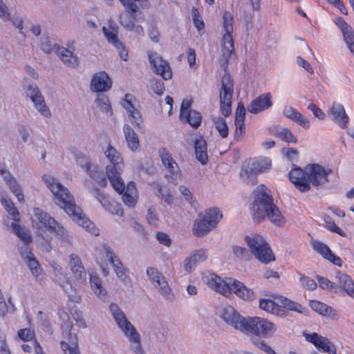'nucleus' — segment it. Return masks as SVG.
Listing matches in <instances>:
<instances>
[{
    "label": "nucleus",
    "mask_w": 354,
    "mask_h": 354,
    "mask_svg": "<svg viewBox=\"0 0 354 354\" xmlns=\"http://www.w3.org/2000/svg\"><path fill=\"white\" fill-rule=\"evenodd\" d=\"M42 178L53 193L56 204L64 209L66 213L79 225L92 234L98 235L99 230L85 216L81 208L75 204L74 198L68 189L50 175L45 174Z\"/></svg>",
    "instance_id": "obj_1"
},
{
    "label": "nucleus",
    "mask_w": 354,
    "mask_h": 354,
    "mask_svg": "<svg viewBox=\"0 0 354 354\" xmlns=\"http://www.w3.org/2000/svg\"><path fill=\"white\" fill-rule=\"evenodd\" d=\"M256 193V198L250 207L254 218L260 221L267 217L276 226L283 227L286 222V218L273 203L268 188L261 185L257 188Z\"/></svg>",
    "instance_id": "obj_2"
},
{
    "label": "nucleus",
    "mask_w": 354,
    "mask_h": 354,
    "mask_svg": "<svg viewBox=\"0 0 354 354\" xmlns=\"http://www.w3.org/2000/svg\"><path fill=\"white\" fill-rule=\"evenodd\" d=\"M202 280L209 288L226 297H230L233 291L237 297L244 301H252L255 298L252 290L234 279L226 278L223 280L219 276L208 272L203 274Z\"/></svg>",
    "instance_id": "obj_3"
},
{
    "label": "nucleus",
    "mask_w": 354,
    "mask_h": 354,
    "mask_svg": "<svg viewBox=\"0 0 354 354\" xmlns=\"http://www.w3.org/2000/svg\"><path fill=\"white\" fill-rule=\"evenodd\" d=\"M109 310L116 325L128 339L132 351L135 354H145L140 333L131 322L128 320L119 305L115 303H111Z\"/></svg>",
    "instance_id": "obj_4"
},
{
    "label": "nucleus",
    "mask_w": 354,
    "mask_h": 354,
    "mask_svg": "<svg viewBox=\"0 0 354 354\" xmlns=\"http://www.w3.org/2000/svg\"><path fill=\"white\" fill-rule=\"evenodd\" d=\"M105 156L110 162L106 167V175L113 188L121 192L124 190V181L120 174L123 166V160L120 153L116 149L109 145L104 151Z\"/></svg>",
    "instance_id": "obj_5"
},
{
    "label": "nucleus",
    "mask_w": 354,
    "mask_h": 354,
    "mask_svg": "<svg viewBox=\"0 0 354 354\" xmlns=\"http://www.w3.org/2000/svg\"><path fill=\"white\" fill-rule=\"evenodd\" d=\"M33 212L32 224L35 228L37 236L44 241V243H41L42 249L48 252L52 250L50 244L52 238L50 236L46 237L45 234L51 231L57 221L40 208H34Z\"/></svg>",
    "instance_id": "obj_6"
},
{
    "label": "nucleus",
    "mask_w": 354,
    "mask_h": 354,
    "mask_svg": "<svg viewBox=\"0 0 354 354\" xmlns=\"http://www.w3.org/2000/svg\"><path fill=\"white\" fill-rule=\"evenodd\" d=\"M223 28L224 34L221 41L222 55L219 59L221 67L225 71L227 70L230 59L234 52V41L232 36L233 32V19L230 14L225 12L223 17Z\"/></svg>",
    "instance_id": "obj_7"
},
{
    "label": "nucleus",
    "mask_w": 354,
    "mask_h": 354,
    "mask_svg": "<svg viewBox=\"0 0 354 354\" xmlns=\"http://www.w3.org/2000/svg\"><path fill=\"white\" fill-rule=\"evenodd\" d=\"M276 331L277 327L274 323L264 318L252 317L245 319L241 332L246 335L268 338L272 337Z\"/></svg>",
    "instance_id": "obj_8"
},
{
    "label": "nucleus",
    "mask_w": 354,
    "mask_h": 354,
    "mask_svg": "<svg viewBox=\"0 0 354 354\" xmlns=\"http://www.w3.org/2000/svg\"><path fill=\"white\" fill-rule=\"evenodd\" d=\"M271 167V160L268 158H259L245 161L240 172L243 181L247 184L255 185L257 176Z\"/></svg>",
    "instance_id": "obj_9"
},
{
    "label": "nucleus",
    "mask_w": 354,
    "mask_h": 354,
    "mask_svg": "<svg viewBox=\"0 0 354 354\" xmlns=\"http://www.w3.org/2000/svg\"><path fill=\"white\" fill-rule=\"evenodd\" d=\"M222 217V212L217 207L206 209L203 215L200 214L195 220L193 226L194 234L198 237L205 236L217 225Z\"/></svg>",
    "instance_id": "obj_10"
},
{
    "label": "nucleus",
    "mask_w": 354,
    "mask_h": 354,
    "mask_svg": "<svg viewBox=\"0 0 354 354\" xmlns=\"http://www.w3.org/2000/svg\"><path fill=\"white\" fill-rule=\"evenodd\" d=\"M245 241L251 252L262 263L268 264L275 260L269 244L263 236L259 234L247 236Z\"/></svg>",
    "instance_id": "obj_11"
},
{
    "label": "nucleus",
    "mask_w": 354,
    "mask_h": 354,
    "mask_svg": "<svg viewBox=\"0 0 354 354\" xmlns=\"http://www.w3.org/2000/svg\"><path fill=\"white\" fill-rule=\"evenodd\" d=\"M221 83V88L219 93L221 111L225 117H227L232 112L234 82L230 75L226 73L222 77Z\"/></svg>",
    "instance_id": "obj_12"
},
{
    "label": "nucleus",
    "mask_w": 354,
    "mask_h": 354,
    "mask_svg": "<svg viewBox=\"0 0 354 354\" xmlns=\"http://www.w3.org/2000/svg\"><path fill=\"white\" fill-rule=\"evenodd\" d=\"M118 26L112 19H108V26L102 27L103 34L109 44H111L117 50L120 58L127 61L129 58L128 50L122 42L118 39Z\"/></svg>",
    "instance_id": "obj_13"
},
{
    "label": "nucleus",
    "mask_w": 354,
    "mask_h": 354,
    "mask_svg": "<svg viewBox=\"0 0 354 354\" xmlns=\"http://www.w3.org/2000/svg\"><path fill=\"white\" fill-rule=\"evenodd\" d=\"M330 169H325L319 164H309L306 166V177L308 186L318 187L328 182V176Z\"/></svg>",
    "instance_id": "obj_14"
},
{
    "label": "nucleus",
    "mask_w": 354,
    "mask_h": 354,
    "mask_svg": "<svg viewBox=\"0 0 354 354\" xmlns=\"http://www.w3.org/2000/svg\"><path fill=\"white\" fill-rule=\"evenodd\" d=\"M219 317L233 328L242 331L245 319L241 316L232 306L223 305L218 309Z\"/></svg>",
    "instance_id": "obj_15"
},
{
    "label": "nucleus",
    "mask_w": 354,
    "mask_h": 354,
    "mask_svg": "<svg viewBox=\"0 0 354 354\" xmlns=\"http://www.w3.org/2000/svg\"><path fill=\"white\" fill-rule=\"evenodd\" d=\"M149 62L153 72L165 80L172 77V71L169 63L162 59L156 52L148 51Z\"/></svg>",
    "instance_id": "obj_16"
},
{
    "label": "nucleus",
    "mask_w": 354,
    "mask_h": 354,
    "mask_svg": "<svg viewBox=\"0 0 354 354\" xmlns=\"http://www.w3.org/2000/svg\"><path fill=\"white\" fill-rule=\"evenodd\" d=\"M306 341L312 343L318 350L328 354H337L335 346L326 337L316 333L311 334L304 333Z\"/></svg>",
    "instance_id": "obj_17"
},
{
    "label": "nucleus",
    "mask_w": 354,
    "mask_h": 354,
    "mask_svg": "<svg viewBox=\"0 0 354 354\" xmlns=\"http://www.w3.org/2000/svg\"><path fill=\"white\" fill-rule=\"evenodd\" d=\"M19 252L36 280L41 281L43 279L42 269L32 254V250L30 248H26L24 250L23 248H19Z\"/></svg>",
    "instance_id": "obj_18"
},
{
    "label": "nucleus",
    "mask_w": 354,
    "mask_h": 354,
    "mask_svg": "<svg viewBox=\"0 0 354 354\" xmlns=\"http://www.w3.org/2000/svg\"><path fill=\"white\" fill-rule=\"evenodd\" d=\"M158 153L163 166L171 175V180H176L180 178L181 176L180 170L172 155L165 148L160 149Z\"/></svg>",
    "instance_id": "obj_19"
},
{
    "label": "nucleus",
    "mask_w": 354,
    "mask_h": 354,
    "mask_svg": "<svg viewBox=\"0 0 354 354\" xmlns=\"http://www.w3.org/2000/svg\"><path fill=\"white\" fill-rule=\"evenodd\" d=\"M90 192L106 211L112 214H116L120 216L123 215V209L120 203L109 200L97 188L91 189Z\"/></svg>",
    "instance_id": "obj_20"
},
{
    "label": "nucleus",
    "mask_w": 354,
    "mask_h": 354,
    "mask_svg": "<svg viewBox=\"0 0 354 354\" xmlns=\"http://www.w3.org/2000/svg\"><path fill=\"white\" fill-rule=\"evenodd\" d=\"M310 243L313 250L321 255L324 259L338 267L342 266V259L336 256L326 244L317 240H313Z\"/></svg>",
    "instance_id": "obj_21"
},
{
    "label": "nucleus",
    "mask_w": 354,
    "mask_h": 354,
    "mask_svg": "<svg viewBox=\"0 0 354 354\" xmlns=\"http://www.w3.org/2000/svg\"><path fill=\"white\" fill-rule=\"evenodd\" d=\"M133 97L130 94H126L124 99L121 102L122 107L128 113L131 122L138 128H140V125L143 122L142 115L138 109L133 104L132 100Z\"/></svg>",
    "instance_id": "obj_22"
},
{
    "label": "nucleus",
    "mask_w": 354,
    "mask_h": 354,
    "mask_svg": "<svg viewBox=\"0 0 354 354\" xmlns=\"http://www.w3.org/2000/svg\"><path fill=\"white\" fill-rule=\"evenodd\" d=\"M328 115L340 128L345 129L347 127L349 118L342 104L333 102L328 111Z\"/></svg>",
    "instance_id": "obj_23"
},
{
    "label": "nucleus",
    "mask_w": 354,
    "mask_h": 354,
    "mask_svg": "<svg viewBox=\"0 0 354 354\" xmlns=\"http://www.w3.org/2000/svg\"><path fill=\"white\" fill-rule=\"evenodd\" d=\"M112 86V82L106 73L104 71L96 73L91 82L90 89L92 92H105Z\"/></svg>",
    "instance_id": "obj_24"
},
{
    "label": "nucleus",
    "mask_w": 354,
    "mask_h": 354,
    "mask_svg": "<svg viewBox=\"0 0 354 354\" xmlns=\"http://www.w3.org/2000/svg\"><path fill=\"white\" fill-rule=\"evenodd\" d=\"M282 113L285 118L297 123L304 129H308L310 127V119L304 116L290 105H285L283 108Z\"/></svg>",
    "instance_id": "obj_25"
},
{
    "label": "nucleus",
    "mask_w": 354,
    "mask_h": 354,
    "mask_svg": "<svg viewBox=\"0 0 354 354\" xmlns=\"http://www.w3.org/2000/svg\"><path fill=\"white\" fill-rule=\"evenodd\" d=\"M271 98L272 96L270 93L260 95L248 106V111L252 114H257L270 109L272 106Z\"/></svg>",
    "instance_id": "obj_26"
},
{
    "label": "nucleus",
    "mask_w": 354,
    "mask_h": 354,
    "mask_svg": "<svg viewBox=\"0 0 354 354\" xmlns=\"http://www.w3.org/2000/svg\"><path fill=\"white\" fill-rule=\"evenodd\" d=\"M0 174L9 187L10 191L14 195H15L19 202H24V195L23 194L22 189L11 173L7 169H1Z\"/></svg>",
    "instance_id": "obj_27"
},
{
    "label": "nucleus",
    "mask_w": 354,
    "mask_h": 354,
    "mask_svg": "<svg viewBox=\"0 0 354 354\" xmlns=\"http://www.w3.org/2000/svg\"><path fill=\"white\" fill-rule=\"evenodd\" d=\"M289 178L300 191L307 192L310 189L306 181V168L304 170L299 167L293 168L289 172Z\"/></svg>",
    "instance_id": "obj_28"
},
{
    "label": "nucleus",
    "mask_w": 354,
    "mask_h": 354,
    "mask_svg": "<svg viewBox=\"0 0 354 354\" xmlns=\"http://www.w3.org/2000/svg\"><path fill=\"white\" fill-rule=\"evenodd\" d=\"M207 258V252L205 249H200L194 251L190 257L184 260L183 266L185 270L191 272L198 263L203 262Z\"/></svg>",
    "instance_id": "obj_29"
},
{
    "label": "nucleus",
    "mask_w": 354,
    "mask_h": 354,
    "mask_svg": "<svg viewBox=\"0 0 354 354\" xmlns=\"http://www.w3.org/2000/svg\"><path fill=\"white\" fill-rule=\"evenodd\" d=\"M71 270L76 279L84 282L86 279V272L79 256L71 254L69 257Z\"/></svg>",
    "instance_id": "obj_30"
},
{
    "label": "nucleus",
    "mask_w": 354,
    "mask_h": 354,
    "mask_svg": "<svg viewBox=\"0 0 354 354\" xmlns=\"http://www.w3.org/2000/svg\"><path fill=\"white\" fill-rule=\"evenodd\" d=\"M56 54L60 57L61 60L64 63L65 65L75 68L79 64L78 57L73 54L72 51L64 48L54 46Z\"/></svg>",
    "instance_id": "obj_31"
},
{
    "label": "nucleus",
    "mask_w": 354,
    "mask_h": 354,
    "mask_svg": "<svg viewBox=\"0 0 354 354\" xmlns=\"http://www.w3.org/2000/svg\"><path fill=\"white\" fill-rule=\"evenodd\" d=\"M120 194H123L122 201L124 203L129 207H134L138 200V193L136 184L133 182H129L127 187L124 185V190Z\"/></svg>",
    "instance_id": "obj_32"
},
{
    "label": "nucleus",
    "mask_w": 354,
    "mask_h": 354,
    "mask_svg": "<svg viewBox=\"0 0 354 354\" xmlns=\"http://www.w3.org/2000/svg\"><path fill=\"white\" fill-rule=\"evenodd\" d=\"M90 285L95 296L103 301L108 299V292L102 286V280L96 274H90Z\"/></svg>",
    "instance_id": "obj_33"
},
{
    "label": "nucleus",
    "mask_w": 354,
    "mask_h": 354,
    "mask_svg": "<svg viewBox=\"0 0 354 354\" xmlns=\"http://www.w3.org/2000/svg\"><path fill=\"white\" fill-rule=\"evenodd\" d=\"M102 252L109 259L115 274L125 270L121 261L109 245L104 244L102 245Z\"/></svg>",
    "instance_id": "obj_34"
},
{
    "label": "nucleus",
    "mask_w": 354,
    "mask_h": 354,
    "mask_svg": "<svg viewBox=\"0 0 354 354\" xmlns=\"http://www.w3.org/2000/svg\"><path fill=\"white\" fill-rule=\"evenodd\" d=\"M336 277L339 281V288L344 290L351 297L354 299V281L351 277L340 272L337 273Z\"/></svg>",
    "instance_id": "obj_35"
},
{
    "label": "nucleus",
    "mask_w": 354,
    "mask_h": 354,
    "mask_svg": "<svg viewBox=\"0 0 354 354\" xmlns=\"http://www.w3.org/2000/svg\"><path fill=\"white\" fill-rule=\"evenodd\" d=\"M194 148L196 159L202 164L205 165L208 160L207 153V144L203 138H196L194 142Z\"/></svg>",
    "instance_id": "obj_36"
},
{
    "label": "nucleus",
    "mask_w": 354,
    "mask_h": 354,
    "mask_svg": "<svg viewBox=\"0 0 354 354\" xmlns=\"http://www.w3.org/2000/svg\"><path fill=\"white\" fill-rule=\"evenodd\" d=\"M123 132L129 148L131 151H136L139 147V139L132 127L125 124L123 127Z\"/></svg>",
    "instance_id": "obj_37"
},
{
    "label": "nucleus",
    "mask_w": 354,
    "mask_h": 354,
    "mask_svg": "<svg viewBox=\"0 0 354 354\" xmlns=\"http://www.w3.org/2000/svg\"><path fill=\"white\" fill-rule=\"evenodd\" d=\"M86 174L100 186L104 187L106 185V176L101 168L96 165H92L87 169Z\"/></svg>",
    "instance_id": "obj_38"
},
{
    "label": "nucleus",
    "mask_w": 354,
    "mask_h": 354,
    "mask_svg": "<svg viewBox=\"0 0 354 354\" xmlns=\"http://www.w3.org/2000/svg\"><path fill=\"white\" fill-rule=\"evenodd\" d=\"M18 222H13L11 223L10 227L12 231L21 239V241L24 243L23 248L24 250L26 248H29V244L32 243V236L30 234L29 232L25 230L22 228L18 223Z\"/></svg>",
    "instance_id": "obj_39"
},
{
    "label": "nucleus",
    "mask_w": 354,
    "mask_h": 354,
    "mask_svg": "<svg viewBox=\"0 0 354 354\" xmlns=\"http://www.w3.org/2000/svg\"><path fill=\"white\" fill-rule=\"evenodd\" d=\"M155 287L158 289V292L164 297L165 299L174 301L176 299L175 295L173 292L171 288L168 284L165 277L163 279H158V281H156L153 283Z\"/></svg>",
    "instance_id": "obj_40"
},
{
    "label": "nucleus",
    "mask_w": 354,
    "mask_h": 354,
    "mask_svg": "<svg viewBox=\"0 0 354 354\" xmlns=\"http://www.w3.org/2000/svg\"><path fill=\"white\" fill-rule=\"evenodd\" d=\"M272 134L286 142L296 143L297 142L296 137L287 127H276L272 130Z\"/></svg>",
    "instance_id": "obj_41"
},
{
    "label": "nucleus",
    "mask_w": 354,
    "mask_h": 354,
    "mask_svg": "<svg viewBox=\"0 0 354 354\" xmlns=\"http://www.w3.org/2000/svg\"><path fill=\"white\" fill-rule=\"evenodd\" d=\"M51 234H54L55 236L61 241L62 243L71 244L72 241V237L69 234L68 232L57 221L55 224L50 232Z\"/></svg>",
    "instance_id": "obj_42"
},
{
    "label": "nucleus",
    "mask_w": 354,
    "mask_h": 354,
    "mask_svg": "<svg viewBox=\"0 0 354 354\" xmlns=\"http://www.w3.org/2000/svg\"><path fill=\"white\" fill-rule=\"evenodd\" d=\"M153 186L155 190V194L158 197L164 200V201L168 205L173 203L174 197L171 194L170 189L167 186L159 183H154Z\"/></svg>",
    "instance_id": "obj_43"
},
{
    "label": "nucleus",
    "mask_w": 354,
    "mask_h": 354,
    "mask_svg": "<svg viewBox=\"0 0 354 354\" xmlns=\"http://www.w3.org/2000/svg\"><path fill=\"white\" fill-rule=\"evenodd\" d=\"M54 280L64 289L65 286L68 285L69 277L66 270L59 265L54 263L52 265Z\"/></svg>",
    "instance_id": "obj_44"
},
{
    "label": "nucleus",
    "mask_w": 354,
    "mask_h": 354,
    "mask_svg": "<svg viewBox=\"0 0 354 354\" xmlns=\"http://www.w3.org/2000/svg\"><path fill=\"white\" fill-rule=\"evenodd\" d=\"M60 346L64 354H80L76 335L70 334L69 342L62 341Z\"/></svg>",
    "instance_id": "obj_45"
},
{
    "label": "nucleus",
    "mask_w": 354,
    "mask_h": 354,
    "mask_svg": "<svg viewBox=\"0 0 354 354\" xmlns=\"http://www.w3.org/2000/svg\"><path fill=\"white\" fill-rule=\"evenodd\" d=\"M124 6L126 10L129 12L135 19L141 17V11L139 10V6L142 0H119Z\"/></svg>",
    "instance_id": "obj_46"
},
{
    "label": "nucleus",
    "mask_w": 354,
    "mask_h": 354,
    "mask_svg": "<svg viewBox=\"0 0 354 354\" xmlns=\"http://www.w3.org/2000/svg\"><path fill=\"white\" fill-rule=\"evenodd\" d=\"M35 109L46 118H50L52 116L51 111L47 106L43 95L37 97V98L32 101Z\"/></svg>",
    "instance_id": "obj_47"
},
{
    "label": "nucleus",
    "mask_w": 354,
    "mask_h": 354,
    "mask_svg": "<svg viewBox=\"0 0 354 354\" xmlns=\"http://www.w3.org/2000/svg\"><path fill=\"white\" fill-rule=\"evenodd\" d=\"M182 121H185L194 129H197L201 124L202 115L201 113L193 110L180 117Z\"/></svg>",
    "instance_id": "obj_48"
},
{
    "label": "nucleus",
    "mask_w": 354,
    "mask_h": 354,
    "mask_svg": "<svg viewBox=\"0 0 354 354\" xmlns=\"http://www.w3.org/2000/svg\"><path fill=\"white\" fill-rule=\"evenodd\" d=\"M259 308L269 313L279 315H281L280 307L274 301L269 299H261L259 301Z\"/></svg>",
    "instance_id": "obj_49"
},
{
    "label": "nucleus",
    "mask_w": 354,
    "mask_h": 354,
    "mask_svg": "<svg viewBox=\"0 0 354 354\" xmlns=\"http://www.w3.org/2000/svg\"><path fill=\"white\" fill-rule=\"evenodd\" d=\"M310 306L314 311L323 316L329 317L335 311L332 307L317 300L310 301Z\"/></svg>",
    "instance_id": "obj_50"
},
{
    "label": "nucleus",
    "mask_w": 354,
    "mask_h": 354,
    "mask_svg": "<svg viewBox=\"0 0 354 354\" xmlns=\"http://www.w3.org/2000/svg\"><path fill=\"white\" fill-rule=\"evenodd\" d=\"M16 311V307L13 304L11 297L6 301L2 292H0V317H5L8 313H14Z\"/></svg>",
    "instance_id": "obj_51"
},
{
    "label": "nucleus",
    "mask_w": 354,
    "mask_h": 354,
    "mask_svg": "<svg viewBox=\"0 0 354 354\" xmlns=\"http://www.w3.org/2000/svg\"><path fill=\"white\" fill-rule=\"evenodd\" d=\"M1 204L5 209L12 216V218L14 221L20 222L19 212L14 206L10 198L8 197H3L1 198Z\"/></svg>",
    "instance_id": "obj_52"
},
{
    "label": "nucleus",
    "mask_w": 354,
    "mask_h": 354,
    "mask_svg": "<svg viewBox=\"0 0 354 354\" xmlns=\"http://www.w3.org/2000/svg\"><path fill=\"white\" fill-rule=\"evenodd\" d=\"M95 102L101 111L108 113L109 115L113 114L109 100L106 95L102 93L98 94Z\"/></svg>",
    "instance_id": "obj_53"
},
{
    "label": "nucleus",
    "mask_w": 354,
    "mask_h": 354,
    "mask_svg": "<svg viewBox=\"0 0 354 354\" xmlns=\"http://www.w3.org/2000/svg\"><path fill=\"white\" fill-rule=\"evenodd\" d=\"M127 13H120L119 15L120 23L127 30L133 28V23L143 18V14L141 12V17L138 19H135L131 14L127 10Z\"/></svg>",
    "instance_id": "obj_54"
},
{
    "label": "nucleus",
    "mask_w": 354,
    "mask_h": 354,
    "mask_svg": "<svg viewBox=\"0 0 354 354\" xmlns=\"http://www.w3.org/2000/svg\"><path fill=\"white\" fill-rule=\"evenodd\" d=\"M213 122L220 136L222 138H226L228 136V127L226 120L221 117H216L214 118Z\"/></svg>",
    "instance_id": "obj_55"
},
{
    "label": "nucleus",
    "mask_w": 354,
    "mask_h": 354,
    "mask_svg": "<svg viewBox=\"0 0 354 354\" xmlns=\"http://www.w3.org/2000/svg\"><path fill=\"white\" fill-rule=\"evenodd\" d=\"M24 91L26 96L28 97L32 102L33 100L37 98V97L42 95L40 89L35 84H31L26 85L24 87Z\"/></svg>",
    "instance_id": "obj_56"
},
{
    "label": "nucleus",
    "mask_w": 354,
    "mask_h": 354,
    "mask_svg": "<svg viewBox=\"0 0 354 354\" xmlns=\"http://www.w3.org/2000/svg\"><path fill=\"white\" fill-rule=\"evenodd\" d=\"M323 220L325 223L326 227L330 231L337 233V234L345 236L346 233L341 228L337 227L333 219L328 215L323 216Z\"/></svg>",
    "instance_id": "obj_57"
},
{
    "label": "nucleus",
    "mask_w": 354,
    "mask_h": 354,
    "mask_svg": "<svg viewBox=\"0 0 354 354\" xmlns=\"http://www.w3.org/2000/svg\"><path fill=\"white\" fill-rule=\"evenodd\" d=\"M193 24L195 28L200 32L205 28V24L198 10L196 7H193L191 10Z\"/></svg>",
    "instance_id": "obj_58"
},
{
    "label": "nucleus",
    "mask_w": 354,
    "mask_h": 354,
    "mask_svg": "<svg viewBox=\"0 0 354 354\" xmlns=\"http://www.w3.org/2000/svg\"><path fill=\"white\" fill-rule=\"evenodd\" d=\"M316 279L319 283V287L323 290H326L328 291L337 292V286L330 281H329L327 278L321 277L319 275L316 276Z\"/></svg>",
    "instance_id": "obj_59"
},
{
    "label": "nucleus",
    "mask_w": 354,
    "mask_h": 354,
    "mask_svg": "<svg viewBox=\"0 0 354 354\" xmlns=\"http://www.w3.org/2000/svg\"><path fill=\"white\" fill-rule=\"evenodd\" d=\"M73 153L74 156L75 157L77 164L83 168L86 172L87 169L90 167V166H91L93 164L88 160V159L83 153L78 151H75Z\"/></svg>",
    "instance_id": "obj_60"
},
{
    "label": "nucleus",
    "mask_w": 354,
    "mask_h": 354,
    "mask_svg": "<svg viewBox=\"0 0 354 354\" xmlns=\"http://www.w3.org/2000/svg\"><path fill=\"white\" fill-rule=\"evenodd\" d=\"M342 35L348 49L354 55V32L352 28L350 27L342 32Z\"/></svg>",
    "instance_id": "obj_61"
},
{
    "label": "nucleus",
    "mask_w": 354,
    "mask_h": 354,
    "mask_svg": "<svg viewBox=\"0 0 354 354\" xmlns=\"http://www.w3.org/2000/svg\"><path fill=\"white\" fill-rule=\"evenodd\" d=\"M147 275L153 283L158 281V279H160L162 280L165 277L163 274L157 270V268L153 267H149L147 269Z\"/></svg>",
    "instance_id": "obj_62"
},
{
    "label": "nucleus",
    "mask_w": 354,
    "mask_h": 354,
    "mask_svg": "<svg viewBox=\"0 0 354 354\" xmlns=\"http://www.w3.org/2000/svg\"><path fill=\"white\" fill-rule=\"evenodd\" d=\"M232 251L234 254L241 259L248 260L250 258V252L245 248L239 245H234L232 247Z\"/></svg>",
    "instance_id": "obj_63"
},
{
    "label": "nucleus",
    "mask_w": 354,
    "mask_h": 354,
    "mask_svg": "<svg viewBox=\"0 0 354 354\" xmlns=\"http://www.w3.org/2000/svg\"><path fill=\"white\" fill-rule=\"evenodd\" d=\"M17 335L21 340L29 342L34 339L35 331L30 328H24L20 329Z\"/></svg>",
    "instance_id": "obj_64"
}]
</instances>
